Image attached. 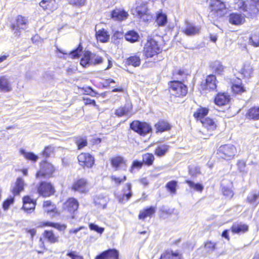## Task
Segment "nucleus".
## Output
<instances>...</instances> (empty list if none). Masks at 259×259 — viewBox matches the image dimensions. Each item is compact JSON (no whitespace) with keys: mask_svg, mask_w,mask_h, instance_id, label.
Returning <instances> with one entry per match:
<instances>
[{"mask_svg":"<svg viewBox=\"0 0 259 259\" xmlns=\"http://www.w3.org/2000/svg\"><path fill=\"white\" fill-rule=\"evenodd\" d=\"M232 90L234 93L241 94L245 91V89L241 85L234 84L232 86Z\"/></svg>","mask_w":259,"mask_h":259,"instance_id":"4d7b16f0","label":"nucleus"},{"mask_svg":"<svg viewBox=\"0 0 259 259\" xmlns=\"http://www.w3.org/2000/svg\"><path fill=\"white\" fill-rule=\"evenodd\" d=\"M78 161L80 165L88 168L92 167L95 162L94 157L89 153H82L77 157Z\"/></svg>","mask_w":259,"mask_h":259,"instance_id":"f8f14e48","label":"nucleus"},{"mask_svg":"<svg viewBox=\"0 0 259 259\" xmlns=\"http://www.w3.org/2000/svg\"><path fill=\"white\" fill-rule=\"evenodd\" d=\"M81 51V50L80 49H77L71 52L69 54V56L73 59L78 58L80 56Z\"/></svg>","mask_w":259,"mask_h":259,"instance_id":"052dcab7","label":"nucleus"},{"mask_svg":"<svg viewBox=\"0 0 259 259\" xmlns=\"http://www.w3.org/2000/svg\"><path fill=\"white\" fill-rule=\"evenodd\" d=\"M0 90L5 92H9L12 90L9 79L6 76L0 77Z\"/></svg>","mask_w":259,"mask_h":259,"instance_id":"7c9ffc66","label":"nucleus"},{"mask_svg":"<svg viewBox=\"0 0 259 259\" xmlns=\"http://www.w3.org/2000/svg\"><path fill=\"white\" fill-rule=\"evenodd\" d=\"M223 193L224 195L231 198L233 196V191L228 188H224L223 191Z\"/></svg>","mask_w":259,"mask_h":259,"instance_id":"69168bd1","label":"nucleus"},{"mask_svg":"<svg viewBox=\"0 0 259 259\" xmlns=\"http://www.w3.org/2000/svg\"><path fill=\"white\" fill-rule=\"evenodd\" d=\"M86 0H71L70 3L77 6H83L85 3Z\"/></svg>","mask_w":259,"mask_h":259,"instance_id":"0e129e2a","label":"nucleus"},{"mask_svg":"<svg viewBox=\"0 0 259 259\" xmlns=\"http://www.w3.org/2000/svg\"><path fill=\"white\" fill-rule=\"evenodd\" d=\"M132 105L130 103L126 104L123 107H121L116 109L115 112V115L120 117L124 115H131Z\"/></svg>","mask_w":259,"mask_h":259,"instance_id":"5701e85b","label":"nucleus"},{"mask_svg":"<svg viewBox=\"0 0 259 259\" xmlns=\"http://www.w3.org/2000/svg\"><path fill=\"white\" fill-rule=\"evenodd\" d=\"M54 148L51 146L46 147L42 152V155L46 157H50L53 153Z\"/></svg>","mask_w":259,"mask_h":259,"instance_id":"6e6d98bb","label":"nucleus"},{"mask_svg":"<svg viewBox=\"0 0 259 259\" xmlns=\"http://www.w3.org/2000/svg\"><path fill=\"white\" fill-rule=\"evenodd\" d=\"M132 13L137 16L143 21L147 22L151 19L147 4L142 3L138 4L135 9L131 10Z\"/></svg>","mask_w":259,"mask_h":259,"instance_id":"20e7f679","label":"nucleus"},{"mask_svg":"<svg viewBox=\"0 0 259 259\" xmlns=\"http://www.w3.org/2000/svg\"><path fill=\"white\" fill-rule=\"evenodd\" d=\"M231 230L233 234L244 233L248 231V226L241 222L235 223L232 226Z\"/></svg>","mask_w":259,"mask_h":259,"instance_id":"aec40b11","label":"nucleus"},{"mask_svg":"<svg viewBox=\"0 0 259 259\" xmlns=\"http://www.w3.org/2000/svg\"><path fill=\"white\" fill-rule=\"evenodd\" d=\"M236 153V147L231 144L221 146L217 151V154L219 156L226 160L233 158Z\"/></svg>","mask_w":259,"mask_h":259,"instance_id":"39448f33","label":"nucleus"},{"mask_svg":"<svg viewBox=\"0 0 259 259\" xmlns=\"http://www.w3.org/2000/svg\"><path fill=\"white\" fill-rule=\"evenodd\" d=\"M208 109L206 108H200L194 113V117L197 120H200L201 122L202 119H204V117L208 114Z\"/></svg>","mask_w":259,"mask_h":259,"instance_id":"c9c22d12","label":"nucleus"},{"mask_svg":"<svg viewBox=\"0 0 259 259\" xmlns=\"http://www.w3.org/2000/svg\"><path fill=\"white\" fill-rule=\"evenodd\" d=\"M126 63L128 65H132L135 67L139 66L141 64L140 56L135 55L130 56L126 59Z\"/></svg>","mask_w":259,"mask_h":259,"instance_id":"72a5a7b5","label":"nucleus"},{"mask_svg":"<svg viewBox=\"0 0 259 259\" xmlns=\"http://www.w3.org/2000/svg\"><path fill=\"white\" fill-rule=\"evenodd\" d=\"M23 202V208L27 213H31L34 210L36 202L29 196H27L24 197Z\"/></svg>","mask_w":259,"mask_h":259,"instance_id":"f3484780","label":"nucleus"},{"mask_svg":"<svg viewBox=\"0 0 259 259\" xmlns=\"http://www.w3.org/2000/svg\"><path fill=\"white\" fill-rule=\"evenodd\" d=\"M126 187L127 188L126 191H128L126 193V190H124V193L121 197L118 198V201L120 203H123L124 200V197H126V201H127L132 196V192L131 191L132 185L130 183H127L126 184Z\"/></svg>","mask_w":259,"mask_h":259,"instance_id":"37998d69","label":"nucleus"},{"mask_svg":"<svg viewBox=\"0 0 259 259\" xmlns=\"http://www.w3.org/2000/svg\"><path fill=\"white\" fill-rule=\"evenodd\" d=\"M130 128L141 136H144L152 132L150 125L145 122L135 120L130 124Z\"/></svg>","mask_w":259,"mask_h":259,"instance_id":"423d86ee","label":"nucleus"},{"mask_svg":"<svg viewBox=\"0 0 259 259\" xmlns=\"http://www.w3.org/2000/svg\"><path fill=\"white\" fill-rule=\"evenodd\" d=\"M20 152L26 159L33 162H36L38 159V156L33 152H27L24 149H21Z\"/></svg>","mask_w":259,"mask_h":259,"instance_id":"a19ab883","label":"nucleus"},{"mask_svg":"<svg viewBox=\"0 0 259 259\" xmlns=\"http://www.w3.org/2000/svg\"><path fill=\"white\" fill-rule=\"evenodd\" d=\"M128 14L124 10L116 9L112 12L111 16L115 20L122 21L127 18Z\"/></svg>","mask_w":259,"mask_h":259,"instance_id":"bb28decb","label":"nucleus"},{"mask_svg":"<svg viewBox=\"0 0 259 259\" xmlns=\"http://www.w3.org/2000/svg\"><path fill=\"white\" fill-rule=\"evenodd\" d=\"M229 230H225L222 234V237L226 239L228 241L230 240V237L229 235Z\"/></svg>","mask_w":259,"mask_h":259,"instance_id":"774afa93","label":"nucleus"},{"mask_svg":"<svg viewBox=\"0 0 259 259\" xmlns=\"http://www.w3.org/2000/svg\"><path fill=\"white\" fill-rule=\"evenodd\" d=\"M246 116L249 119L254 120H259V107H253L247 111Z\"/></svg>","mask_w":259,"mask_h":259,"instance_id":"cd10ccee","label":"nucleus"},{"mask_svg":"<svg viewBox=\"0 0 259 259\" xmlns=\"http://www.w3.org/2000/svg\"><path fill=\"white\" fill-rule=\"evenodd\" d=\"M169 92L175 97L184 96L187 93V88L181 81H173L170 83Z\"/></svg>","mask_w":259,"mask_h":259,"instance_id":"0eeeda50","label":"nucleus"},{"mask_svg":"<svg viewBox=\"0 0 259 259\" xmlns=\"http://www.w3.org/2000/svg\"><path fill=\"white\" fill-rule=\"evenodd\" d=\"M156 22L159 26H165L167 22L166 15L162 12H158L156 15Z\"/></svg>","mask_w":259,"mask_h":259,"instance_id":"58836bf2","label":"nucleus"},{"mask_svg":"<svg viewBox=\"0 0 259 259\" xmlns=\"http://www.w3.org/2000/svg\"><path fill=\"white\" fill-rule=\"evenodd\" d=\"M96 35L97 40L102 42H107L109 39V35L108 34L107 31L104 29L96 31Z\"/></svg>","mask_w":259,"mask_h":259,"instance_id":"473e14b6","label":"nucleus"},{"mask_svg":"<svg viewBox=\"0 0 259 259\" xmlns=\"http://www.w3.org/2000/svg\"><path fill=\"white\" fill-rule=\"evenodd\" d=\"M249 42L254 47L259 46V33H254L250 37Z\"/></svg>","mask_w":259,"mask_h":259,"instance_id":"3c124183","label":"nucleus"},{"mask_svg":"<svg viewBox=\"0 0 259 259\" xmlns=\"http://www.w3.org/2000/svg\"><path fill=\"white\" fill-rule=\"evenodd\" d=\"M111 179L112 181H114V182L116 184L119 185L121 183L124 182L126 180V176H124L123 177V178L120 179V178H117V177H115V176H112L111 177Z\"/></svg>","mask_w":259,"mask_h":259,"instance_id":"680f3d73","label":"nucleus"},{"mask_svg":"<svg viewBox=\"0 0 259 259\" xmlns=\"http://www.w3.org/2000/svg\"><path fill=\"white\" fill-rule=\"evenodd\" d=\"M156 207L150 206L144 209L141 210L139 214V218L141 220H144L147 217H151L156 212Z\"/></svg>","mask_w":259,"mask_h":259,"instance_id":"393cba45","label":"nucleus"},{"mask_svg":"<svg viewBox=\"0 0 259 259\" xmlns=\"http://www.w3.org/2000/svg\"><path fill=\"white\" fill-rule=\"evenodd\" d=\"M212 69L217 74H221L224 70V67L219 61H215L212 64Z\"/></svg>","mask_w":259,"mask_h":259,"instance_id":"c03bdc74","label":"nucleus"},{"mask_svg":"<svg viewBox=\"0 0 259 259\" xmlns=\"http://www.w3.org/2000/svg\"><path fill=\"white\" fill-rule=\"evenodd\" d=\"M229 21L233 25H239L244 22L245 18L240 14L233 13L229 15Z\"/></svg>","mask_w":259,"mask_h":259,"instance_id":"412c9836","label":"nucleus"},{"mask_svg":"<svg viewBox=\"0 0 259 259\" xmlns=\"http://www.w3.org/2000/svg\"><path fill=\"white\" fill-rule=\"evenodd\" d=\"M83 100H84L85 104L86 105H88V104L93 105L95 106L96 105V102L94 100H92L89 98H87V99L83 98Z\"/></svg>","mask_w":259,"mask_h":259,"instance_id":"338daca9","label":"nucleus"},{"mask_svg":"<svg viewBox=\"0 0 259 259\" xmlns=\"http://www.w3.org/2000/svg\"><path fill=\"white\" fill-rule=\"evenodd\" d=\"M200 30V26H196L193 23L186 21L185 27L182 28V31L187 36H193L198 34Z\"/></svg>","mask_w":259,"mask_h":259,"instance_id":"ddd939ff","label":"nucleus"},{"mask_svg":"<svg viewBox=\"0 0 259 259\" xmlns=\"http://www.w3.org/2000/svg\"><path fill=\"white\" fill-rule=\"evenodd\" d=\"M211 11L209 14V17L213 20L224 16L226 12V5L223 0H215V2L211 5Z\"/></svg>","mask_w":259,"mask_h":259,"instance_id":"f257e3e1","label":"nucleus"},{"mask_svg":"<svg viewBox=\"0 0 259 259\" xmlns=\"http://www.w3.org/2000/svg\"><path fill=\"white\" fill-rule=\"evenodd\" d=\"M125 38L127 41L133 43L138 41L139 35L135 31L131 30L125 34Z\"/></svg>","mask_w":259,"mask_h":259,"instance_id":"e433bc0d","label":"nucleus"},{"mask_svg":"<svg viewBox=\"0 0 259 259\" xmlns=\"http://www.w3.org/2000/svg\"><path fill=\"white\" fill-rule=\"evenodd\" d=\"M14 202V198H10L5 200L3 204V207L5 210H7L10 205Z\"/></svg>","mask_w":259,"mask_h":259,"instance_id":"bf43d9fd","label":"nucleus"},{"mask_svg":"<svg viewBox=\"0 0 259 259\" xmlns=\"http://www.w3.org/2000/svg\"><path fill=\"white\" fill-rule=\"evenodd\" d=\"M201 87L203 90H214L217 88L216 77L210 74L207 76L204 82H202Z\"/></svg>","mask_w":259,"mask_h":259,"instance_id":"2eb2a0df","label":"nucleus"},{"mask_svg":"<svg viewBox=\"0 0 259 259\" xmlns=\"http://www.w3.org/2000/svg\"><path fill=\"white\" fill-rule=\"evenodd\" d=\"M246 201L255 207L259 204V191H252L249 193Z\"/></svg>","mask_w":259,"mask_h":259,"instance_id":"4be33fe9","label":"nucleus"},{"mask_svg":"<svg viewBox=\"0 0 259 259\" xmlns=\"http://www.w3.org/2000/svg\"><path fill=\"white\" fill-rule=\"evenodd\" d=\"M169 146L166 144L159 145L155 150V154L158 157L164 156L169 150Z\"/></svg>","mask_w":259,"mask_h":259,"instance_id":"f704fd0d","label":"nucleus"},{"mask_svg":"<svg viewBox=\"0 0 259 259\" xmlns=\"http://www.w3.org/2000/svg\"><path fill=\"white\" fill-rule=\"evenodd\" d=\"M67 255L70 259H83V257L79 255L75 251H70L67 253Z\"/></svg>","mask_w":259,"mask_h":259,"instance_id":"13d9d810","label":"nucleus"},{"mask_svg":"<svg viewBox=\"0 0 259 259\" xmlns=\"http://www.w3.org/2000/svg\"><path fill=\"white\" fill-rule=\"evenodd\" d=\"M72 189L81 193H86L88 191L86 180L81 179L74 182L72 185Z\"/></svg>","mask_w":259,"mask_h":259,"instance_id":"a211bd4d","label":"nucleus"},{"mask_svg":"<svg viewBox=\"0 0 259 259\" xmlns=\"http://www.w3.org/2000/svg\"><path fill=\"white\" fill-rule=\"evenodd\" d=\"M215 244L211 241H207L205 244V247L208 251H212L215 249Z\"/></svg>","mask_w":259,"mask_h":259,"instance_id":"e2e57ef3","label":"nucleus"},{"mask_svg":"<svg viewBox=\"0 0 259 259\" xmlns=\"http://www.w3.org/2000/svg\"><path fill=\"white\" fill-rule=\"evenodd\" d=\"M154 159V156L152 153H147L142 155V162L148 166L153 164Z\"/></svg>","mask_w":259,"mask_h":259,"instance_id":"ea45409f","label":"nucleus"},{"mask_svg":"<svg viewBox=\"0 0 259 259\" xmlns=\"http://www.w3.org/2000/svg\"><path fill=\"white\" fill-rule=\"evenodd\" d=\"M75 144L78 149L80 150L87 146L88 142L85 137H77L75 139Z\"/></svg>","mask_w":259,"mask_h":259,"instance_id":"49530a36","label":"nucleus"},{"mask_svg":"<svg viewBox=\"0 0 259 259\" xmlns=\"http://www.w3.org/2000/svg\"><path fill=\"white\" fill-rule=\"evenodd\" d=\"M24 182L21 178H18L12 192L14 195H19L24 189Z\"/></svg>","mask_w":259,"mask_h":259,"instance_id":"a878e982","label":"nucleus"},{"mask_svg":"<svg viewBox=\"0 0 259 259\" xmlns=\"http://www.w3.org/2000/svg\"><path fill=\"white\" fill-rule=\"evenodd\" d=\"M177 186V182L176 181H171L166 184V188L170 192L171 194H175L176 192Z\"/></svg>","mask_w":259,"mask_h":259,"instance_id":"09e8293b","label":"nucleus"},{"mask_svg":"<svg viewBox=\"0 0 259 259\" xmlns=\"http://www.w3.org/2000/svg\"><path fill=\"white\" fill-rule=\"evenodd\" d=\"M160 259H181V255L177 252L168 251L162 254Z\"/></svg>","mask_w":259,"mask_h":259,"instance_id":"4c0bfd02","label":"nucleus"},{"mask_svg":"<svg viewBox=\"0 0 259 259\" xmlns=\"http://www.w3.org/2000/svg\"><path fill=\"white\" fill-rule=\"evenodd\" d=\"M185 183L188 185L189 187L193 189L195 191L201 193L204 189L203 186L200 183H195L190 180H186Z\"/></svg>","mask_w":259,"mask_h":259,"instance_id":"79ce46f5","label":"nucleus"},{"mask_svg":"<svg viewBox=\"0 0 259 259\" xmlns=\"http://www.w3.org/2000/svg\"><path fill=\"white\" fill-rule=\"evenodd\" d=\"M189 174L193 178L196 177L197 175L200 174L199 167L194 165L190 166L189 167Z\"/></svg>","mask_w":259,"mask_h":259,"instance_id":"8fccbe9b","label":"nucleus"},{"mask_svg":"<svg viewBox=\"0 0 259 259\" xmlns=\"http://www.w3.org/2000/svg\"><path fill=\"white\" fill-rule=\"evenodd\" d=\"M46 239L51 243L57 242L58 237L56 236L52 231H46L44 233Z\"/></svg>","mask_w":259,"mask_h":259,"instance_id":"a18cd8bd","label":"nucleus"},{"mask_svg":"<svg viewBox=\"0 0 259 259\" xmlns=\"http://www.w3.org/2000/svg\"><path fill=\"white\" fill-rule=\"evenodd\" d=\"M43 206L45 209V211L47 213L54 212L56 208V207L54 205L52 204L51 201L48 200L44 202Z\"/></svg>","mask_w":259,"mask_h":259,"instance_id":"de8ad7c7","label":"nucleus"},{"mask_svg":"<svg viewBox=\"0 0 259 259\" xmlns=\"http://www.w3.org/2000/svg\"><path fill=\"white\" fill-rule=\"evenodd\" d=\"M229 100V97L225 94H219L214 99V102L218 106H223L228 103Z\"/></svg>","mask_w":259,"mask_h":259,"instance_id":"c85d7f7f","label":"nucleus"},{"mask_svg":"<svg viewBox=\"0 0 259 259\" xmlns=\"http://www.w3.org/2000/svg\"><path fill=\"white\" fill-rule=\"evenodd\" d=\"M103 62V58L101 56L93 54L89 51L84 53L80 60V64L83 67H87L90 65H97Z\"/></svg>","mask_w":259,"mask_h":259,"instance_id":"f03ea898","label":"nucleus"},{"mask_svg":"<svg viewBox=\"0 0 259 259\" xmlns=\"http://www.w3.org/2000/svg\"><path fill=\"white\" fill-rule=\"evenodd\" d=\"M64 208L70 213H73L76 210L78 207V202L74 198H69L64 204Z\"/></svg>","mask_w":259,"mask_h":259,"instance_id":"6ab92c4d","label":"nucleus"},{"mask_svg":"<svg viewBox=\"0 0 259 259\" xmlns=\"http://www.w3.org/2000/svg\"><path fill=\"white\" fill-rule=\"evenodd\" d=\"M143 164H144L142 162V161H140L137 160H134L132 163L131 169L130 170V172L132 173L133 172L134 169H141Z\"/></svg>","mask_w":259,"mask_h":259,"instance_id":"603ef678","label":"nucleus"},{"mask_svg":"<svg viewBox=\"0 0 259 259\" xmlns=\"http://www.w3.org/2000/svg\"><path fill=\"white\" fill-rule=\"evenodd\" d=\"M119 252L115 249H109L98 255L95 259H118Z\"/></svg>","mask_w":259,"mask_h":259,"instance_id":"4468645a","label":"nucleus"},{"mask_svg":"<svg viewBox=\"0 0 259 259\" xmlns=\"http://www.w3.org/2000/svg\"><path fill=\"white\" fill-rule=\"evenodd\" d=\"M37 189L38 194L44 197H49L55 192L54 188L52 184L45 181L39 183Z\"/></svg>","mask_w":259,"mask_h":259,"instance_id":"9d476101","label":"nucleus"},{"mask_svg":"<svg viewBox=\"0 0 259 259\" xmlns=\"http://www.w3.org/2000/svg\"><path fill=\"white\" fill-rule=\"evenodd\" d=\"M28 24V19L21 15H18L16 19V22L12 25V29L15 36L20 35V30L25 29Z\"/></svg>","mask_w":259,"mask_h":259,"instance_id":"6e6552de","label":"nucleus"},{"mask_svg":"<svg viewBox=\"0 0 259 259\" xmlns=\"http://www.w3.org/2000/svg\"><path fill=\"white\" fill-rule=\"evenodd\" d=\"M126 160L120 156H115L111 159V164L116 170L124 167V170L126 168Z\"/></svg>","mask_w":259,"mask_h":259,"instance_id":"dca6fc26","label":"nucleus"},{"mask_svg":"<svg viewBox=\"0 0 259 259\" xmlns=\"http://www.w3.org/2000/svg\"><path fill=\"white\" fill-rule=\"evenodd\" d=\"M39 5L44 10L53 12L57 9V4L55 0H42Z\"/></svg>","mask_w":259,"mask_h":259,"instance_id":"b1692460","label":"nucleus"},{"mask_svg":"<svg viewBox=\"0 0 259 259\" xmlns=\"http://www.w3.org/2000/svg\"><path fill=\"white\" fill-rule=\"evenodd\" d=\"M89 227L90 230L97 232L100 234H102L104 231V229L103 228L100 227L93 223L89 224Z\"/></svg>","mask_w":259,"mask_h":259,"instance_id":"864d4df0","label":"nucleus"},{"mask_svg":"<svg viewBox=\"0 0 259 259\" xmlns=\"http://www.w3.org/2000/svg\"><path fill=\"white\" fill-rule=\"evenodd\" d=\"M203 126L208 131H213L216 128V124L213 119L209 118H205L201 120Z\"/></svg>","mask_w":259,"mask_h":259,"instance_id":"2f4dec72","label":"nucleus"},{"mask_svg":"<svg viewBox=\"0 0 259 259\" xmlns=\"http://www.w3.org/2000/svg\"><path fill=\"white\" fill-rule=\"evenodd\" d=\"M238 169L241 172L246 173L247 171L246 170V163L243 160H238L237 163Z\"/></svg>","mask_w":259,"mask_h":259,"instance_id":"5fc2aeb1","label":"nucleus"},{"mask_svg":"<svg viewBox=\"0 0 259 259\" xmlns=\"http://www.w3.org/2000/svg\"><path fill=\"white\" fill-rule=\"evenodd\" d=\"M55 171V168L53 165L46 162L41 164V169L36 174V177L39 178L43 177L45 178H50L52 176Z\"/></svg>","mask_w":259,"mask_h":259,"instance_id":"9b49d317","label":"nucleus"},{"mask_svg":"<svg viewBox=\"0 0 259 259\" xmlns=\"http://www.w3.org/2000/svg\"><path fill=\"white\" fill-rule=\"evenodd\" d=\"M143 52L146 58H152L160 53V49L157 41L150 38L145 45Z\"/></svg>","mask_w":259,"mask_h":259,"instance_id":"7ed1b4c3","label":"nucleus"},{"mask_svg":"<svg viewBox=\"0 0 259 259\" xmlns=\"http://www.w3.org/2000/svg\"><path fill=\"white\" fill-rule=\"evenodd\" d=\"M155 127L156 129V133H162L168 131L170 129V124L164 120L159 121L157 123L155 124Z\"/></svg>","mask_w":259,"mask_h":259,"instance_id":"c756f323","label":"nucleus"},{"mask_svg":"<svg viewBox=\"0 0 259 259\" xmlns=\"http://www.w3.org/2000/svg\"><path fill=\"white\" fill-rule=\"evenodd\" d=\"M235 9H240L246 13L244 15L248 17H254L258 13V10L255 5H250L249 7L245 4V3L242 0H239L238 2V7H235Z\"/></svg>","mask_w":259,"mask_h":259,"instance_id":"1a4fd4ad","label":"nucleus"}]
</instances>
